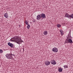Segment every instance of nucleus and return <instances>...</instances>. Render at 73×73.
<instances>
[{"label": "nucleus", "instance_id": "obj_10", "mask_svg": "<svg viewBox=\"0 0 73 73\" xmlns=\"http://www.w3.org/2000/svg\"><path fill=\"white\" fill-rule=\"evenodd\" d=\"M68 42H69V43H70V44H72V43H73V41H72V39H69V38H68Z\"/></svg>", "mask_w": 73, "mask_h": 73}, {"label": "nucleus", "instance_id": "obj_7", "mask_svg": "<svg viewBox=\"0 0 73 73\" xmlns=\"http://www.w3.org/2000/svg\"><path fill=\"white\" fill-rule=\"evenodd\" d=\"M50 63L52 64L53 65H55L56 64V61H54V60H53L50 61Z\"/></svg>", "mask_w": 73, "mask_h": 73}, {"label": "nucleus", "instance_id": "obj_21", "mask_svg": "<svg viewBox=\"0 0 73 73\" xmlns=\"http://www.w3.org/2000/svg\"><path fill=\"white\" fill-rule=\"evenodd\" d=\"M19 27H21V25H19Z\"/></svg>", "mask_w": 73, "mask_h": 73}, {"label": "nucleus", "instance_id": "obj_14", "mask_svg": "<svg viewBox=\"0 0 73 73\" xmlns=\"http://www.w3.org/2000/svg\"><path fill=\"white\" fill-rule=\"evenodd\" d=\"M8 14L7 13H5L4 14V16L6 18H7V19L8 18Z\"/></svg>", "mask_w": 73, "mask_h": 73}, {"label": "nucleus", "instance_id": "obj_16", "mask_svg": "<svg viewBox=\"0 0 73 73\" xmlns=\"http://www.w3.org/2000/svg\"><path fill=\"white\" fill-rule=\"evenodd\" d=\"M27 28L29 29V28H30V25L29 24H28V26L27 27Z\"/></svg>", "mask_w": 73, "mask_h": 73}, {"label": "nucleus", "instance_id": "obj_17", "mask_svg": "<svg viewBox=\"0 0 73 73\" xmlns=\"http://www.w3.org/2000/svg\"><path fill=\"white\" fill-rule=\"evenodd\" d=\"M57 27L58 28H60V27H61V25L60 24H58L57 25Z\"/></svg>", "mask_w": 73, "mask_h": 73}, {"label": "nucleus", "instance_id": "obj_6", "mask_svg": "<svg viewBox=\"0 0 73 73\" xmlns=\"http://www.w3.org/2000/svg\"><path fill=\"white\" fill-rule=\"evenodd\" d=\"M8 45L9 46H10L11 48L13 47V44H12V43H11L10 42L8 43Z\"/></svg>", "mask_w": 73, "mask_h": 73}, {"label": "nucleus", "instance_id": "obj_24", "mask_svg": "<svg viewBox=\"0 0 73 73\" xmlns=\"http://www.w3.org/2000/svg\"><path fill=\"white\" fill-rule=\"evenodd\" d=\"M21 40V39H20Z\"/></svg>", "mask_w": 73, "mask_h": 73}, {"label": "nucleus", "instance_id": "obj_23", "mask_svg": "<svg viewBox=\"0 0 73 73\" xmlns=\"http://www.w3.org/2000/svg\"><path fill=\"white\" fill-rule=\"evenodd\" d=\"M23 51H24V48H23Z\"/></svg>", "mask_w": 73, "mask_h": 73}, {"label": "nucleus", "instance_id": "obj_12", "mask_svg": "<svg viewBox=\"0 0 73 73\" xmlns=\"http://www.w3.org/2000/svg\"><path fill=\"white\" fill-rule=\"evenodd\" d=\"M58 71L59 72H61L62 71V69L61 68H59L58 69Z\"/></svg>", "mask_w": 73, "mask_h": 73}, {"label": "nucleus", "instance_id": "obj_11", "mask_svg": "<svg viewBox=\"0 0 73 73\" xmlns=\"http://www.w3.org/2000/svg\"><path fill=\"white\" fill-rule=\"evenodd\" d=\"M67 39H66V40L65 41V43H69L68 42V37L67 36Z\"/></svg>", "mask_w": 73, "mask_h": 73}, {"label": "nucleus", "instance_id": "obj_9", "mask_svg": "<svg viewBox=\"0 0 73 73\" xmlns=\"http://www.w3.org/2000/svg\"><path fill=\"white\" fill-rule=\"evenodd\" d=\"M41 18V16L40 15H37L36 17V19L37 20H40V19Z\"/></svg>", "mask_w": 73, "mask_h": 73}, {"label": "nucleus", "instance_id": "obj_8", "mask_svg": "<svg viewBox=\"0 0 73 73\" xmlns=\"http://www.w3.org/2000/svg\"><path fill=\"white\" fill-rule=\"evenodd\" d=\"M45 64L46 66L49 65L50 64V62L48 60H46L45 62Z\"/></svg>", "mask_w": 73, "mask_h": 73}, {"label": "nucleus", "instance_id": "obj_4", "mask_svg": "<svg viewBox=\"0 0 73 73\" xmlns=\"http://www.w3.org/2000/svg\"><path fill=\"white\" fill-rule=\"evenodd\" d=\"M52 50L55 53H57L58 52V49L56 47L53 48Z\"/></svg>", "mask_w": 73, "mask_h": 73}, {"label": "nucleus", "instance_id": "obj_22", "mask_svg": "<svg viewBox=\"0 0 73 73\" xmlns=\"http://www.w3.org/2000/svg\"><path fill=\"white\" fill-rule=\"evenodd\" d=\"M28 23H26V24L27 25H28Z\"/></svg>", "mask_w": 73, "mask_h": 73}, {"label": "nucleus", "instance_id": "obj_2", "mask_svg": "<svg viewBox=\"0 0 73 73\" xmlns=\"http://www.w3.org/2000/svg\"><path fill=\"white\" fill-rule=\"evenodd\" d=\"M13 38L14 40H11V39H10V40L12 41H15V42L18 44H20L21 42H24V41H23V40H22L21 41L20 40V39L18 38V37H13Z\"/></svg>", "mask_w": 73, "mask_h": 73}, {"label": "nucleus", "instance_id": "obj_15", "mask_svg": "<svg viewBox=\"0 0 73 73\" xmlns=\"http://www.w3.org/2000/svg\"><path fill=\"white\" fill-rule=\"evenodd\" d=\"M44 34V35H47L48 34V32L47 31H45L43 33Z\"/></svg>", "mask_w": 73, "mask_h": 73}, {"label": "nucleus", "instance_id": "obj_19", "mask_svg": "<svg viewBox=\"0 0 73 73\" xmlns=\"http://www.w3.org/2000/svg\"><path fill=\"white\" fill-rule=\"evenodd\" d=\"M3 52V51L1 49H0V53H2Z\"/></svg>", "mask_w": 73, "mask_h": 73}, {"label": "nucleus", "instance_id": "obj_3", "mask_svg": "<svg viewBox=\"0 0 73 73\" xmlns=\"http://www.w3.org/2000/svg\"><path fill=\"white\" fill-rule=\"evenodd\" d=\"M65 17H66L68 18H73V14H71V15H70L68 14H66L65 15Z\"/></svg>", "mask_w": 73, "mask_h": 73}, {"label": "nucleus", "instance_id": "obj_18", "mask_svg": "<svg viewBox=\"0 0 73 73\" xmlns=\"http://www.w3.org/2000/svg\"><path fill=\"white\" fill-rule=\"evenodd\" d=\"M64 69H65V68H68V67L67 65H64Z\"/></svg>", "mask_w": 73, "mask_h": 73}, {"label": "nucleus", "instance_id": "obj_13", "mask_svg": "<svg viewBox=\"0 0 73 73\" xmlns=\"http://www.w3.org/2000/svg\"><path fill=\"white\" fill-rule=\"evenodd\" d=\"M60 32L61 33V36H62H62H63V33H64V31H63L62 30H60Z\"/></svg>", "mask_w": 73, "mask_h": 73}, {"label": "nucleus", "instance_id": "obj_5", "mask_svg": "<svg viewBox=\"0 0 73 73\" xmlns=\"http://www.w3.org/2000/svg\"><path fill=\"white\" fill-rule=\"evenodd\" d=\"M40 15L41 18L42 17L43 19H44L46 17V16H45V14L42 13L41 14H40Z\"/></svg>", "mask_w": 73, "mask_h": 73}, {"label": "nucleus", "instance_id": "obj_1", "mask_svg": "<svg viewBox=\"0 0 73 73\" xmlns=\"http://www.w3.org/2000/svg\"><path fill=\"white\" fill-rule=\"evenodd\" d=\"M5 56L7 58L10 59V60H14V58H15V55L12 54H7Z\"/></svg>", "mask_w": 73, "mask_h": 73}, {"label": "nucleus", "instance_id": "obj_20", "mask_svg": "<svg viewBox=\"0 0 73 73\" xmlns=\"http://www.w3.org/2000/svg\"><path fill=\"white\" fill-rule=\"evenodd\" d=\"M28 23V21H26L25 22V24H27V23Z\"/></svg>", "mask_w": 73, "mask_h": 73}]
</instances>
